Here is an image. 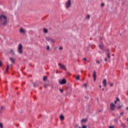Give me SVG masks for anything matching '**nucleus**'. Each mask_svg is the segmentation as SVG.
<instances>
[{"label": "nucleus", "instance_id": "50", "mask_svg": "<svg viewBox=\"0 0 128 128\" xmlns=\"http://www.w3.org/2000/svg\"><path fill=\"white\" fill-rule=\"evenodd\" d=\"M100 88H102V86H100Z\"/></svg>", "mask_w": 128, "mask_h": 128}, {"label": "nucleus", "instance_id": "11", "mask_svg": "<svg viewBox=\"0 0 128 128\" xmlns=\"http://www.w3.org/2000/svg\"><path fill=\"white\" fill-rule=\"evenodd\" d=\"M10 69V65L8 64H6V72H8V70Z\"/></svg>", "mask_w": 128, "mask_h": 128}, {"label": "nucleus", "instance_id": "13", "mask_svg": "<svg viewBox=\"0 0 128 128\" xmlns=\"http://www.w3.org/2000/svg\"><path fill=\"white\" fill-rule=\"evenodd\" d=\"M43 32L44 34H48V30L46 28H44Z\"/></svg>", "mask_w": 128, "mask_h": 128}, {"label": "nucleus", "instance_id": "39", "mask_svg": "<svg viewBox=\"0 0 128 128\" xmlns=\"http://www.w3.org/2000/svg\"><path fill=\"white\" fill-rule=\"evenodd\" d=\"M110 86H111V87L114 86V84L113 83L110 84Z\"/></svg>", "mask_w": 128, "mask_h": 128}, {"label": "nucleus", "instance_id": "18", "mask_svg": "<svg viewBox=\"0 0 128 128\" xmlns=\"http://www.w3.org/2000/svg\"><path fill=\"white\" fill-rule=\"evenodd\" d=\"M50 39H52V38H50L49 37H46V40L48 42H50Z\"/></svg>", "mask_w": 128, "mask_h": 128}, {"label": "nucleus", "instance_id": "41", "mask_svg": "<svg viewBox=\"0 0 128 128\" xmlns=\"http://www.w3.org/2000/svg\"><path fill=\"white\" fill-rule=\"evenodd\" d=\"M83 60H84V62H86V58H83Z\"/></svg>", "mask_w": 128, "mask_h": 128}, {"label": "nucleus", "instance_id": "44", "mask_svg": "<svg viewBox=\"0 0 128 128\" xmlns=\"http://www.w3.org/2000/svg\"><path fill=\"white\" fill-rule=\"evenodd\" d=\"M118 102V101H116V100H114V104H116V102Z\"/></svg>", "mask_w": 128, "mask_h": 128}, {"label": "nucleus", "instance_id": "29", "mask_svg": "<svg viewBox=\"0 0 128 128\" xmlns=\"http://www.w3.org/2000/svg\"><path fill=\"white\" fill-rule=\"evenodd\" d=\"M84 85L86 88H88V85L86 84H84Z\"/></svg>", "mask_w": 128, "mask_h": 128}, {"label": "nucleus", "instance_id": "46", "mask_svg": "<svg viewBox=\"0 0 128 128\" xmlns=\"http://www.w3.org/2000/svg\"><path fill=\"white\" fill-rule=\"evenodd\" d=\"M14 52V50H11L10 52Z\"/></svg>", "mask_w": 128, "mask_h": 128}, {"label": "nucleus", "instance_id": "30", "mask_svg": "<svg viewBox=\"0 0 128 128\" xmlns=\"http://www.w3.org/2000/svg\"><path fill=\"white\" fill-rule=\"evenodd\" d=\"M100 6L102 8H104V3H102L101 4H100Z\"/></svg>", "mask_w": 128, "mask_h": 128}, {"label": "nucleus", "instance_id": "45", "mask_svg": "<svg viewBox=\"0 0 128 128\" xmlns=\"http://www.w3.org/2000/svg\"><path fill=\"white\" fill-rule=\"evenodd\" d=\"M104 60H105V62H108V59H107L106 58L104 59Z\"/></svg>", "mask_w": 128, "mask_h": 128}, {"label": "nucleus", "instance_id": "32", "mask_svg": "<svg viewBox=\"0 0 128 128\" xmlns=\"http://www.w3.org/2000/svg\"><path fill=\"white\" fill-rule=\"evenodd\" d=\"M62 49H63L62 46H60V47L59 48L60 50H62Z\"/></svg>", "mask_w": 128, "mask_h": 128}, {"label": "nucleus", "instance_id": "33", "mask_svg": "<svg viewBox=\"0 0 128 128\" xmlns=\"http://www.w3.org/2000/svg\"><path fill=\"white\" fill-rule=\"evenodd\" d=\"M116 100L117 102H120V98L116 97Z\"/></svg>", "mask_w": 128, "mask_h": 128}, {"label": "nucleus", "instance_id": "48", "mask_svg": "<svg viewBox=\"0 0 128 128\" xmlns=\"http://www.w3.org/2000/svg\"><path fill=\"white\" fill-rule=\"evenodd\" d=\"M102 90H103V91L104 90V88H102Z\"/></svg>", "mask_w": 128, "mask_h": 128}, {"label": "nucleus", "instance_id": "36", "mask_svg": "<svg viewBox=\"0 0 128 128\" xmlns=\"http://www.w3.org/2000/svg\"><path fill=\"white\" fill-rule=\"evenodd\" d=\"M75 128H78V124H75Z\"/></svg>", "mask_w": 128, "mask_h": 128}, {"label": "nucleus", "instance_id": "38", "mask_svg": "<svg viewBox=\"0 0 128 128\" xmlns=\"http://www.w3.org/2000/svg\"><path fill=\"white\" fill-rule=\"evenodd\" d=\"M114 122H118V119H116V118L114 119Z\"/></svg>", "mask_w": 128, "mask_h": 128}, {"label": "nucleus", "instance_id": "42", "mask_svg": "<svg viewBox=\"0 0 128 128\" xmlns=\"http://www.w3.org/2000/svg\"><path fill=\"white\" fill-rule=\"evenodd\" d=\"M2 61H0V66H2Z\"/></svg>", "mask_w": 128, "mask_h": 128}, {"label": "nucleus", "instance_id": "1", "mask_svg": "<svg viewBox=\"0 0 128 128\" xmlns=\"http://www.w3.org/2000/svg\"><path fill=\"white\" fill-rule=\"evenodd\" d=\"M10 22L6 14H2L0 15V26H6Z\"/></svg>", "mask_w": 128, "mask_h": 128}, {"label": "nucleus", "instance_id": "22", "mask_svg": "<svg viewBox=\"0 0 128 128\" xmlns=\"http://www.w3.org/2000/svg\"><path fill=\"white\" fill-rule=\"evenodd\" d=\"M106 54L108 56V58H110V52H108Z\"/></svg>", "mask_w": 128, "mask_h": 128}, {"label": "nucleus", "instance_id": "7", "mask_svg": "<svg viewBox=\"0 0 128 128\" xmlns=\"http://www.w3.org/2000/svg\"><path fill=\"white\" fill-rule=\"evenodd\" d=\"M59 82L60 84H66V79L64 78L62 80L59 81Z\"/></svg>", "mask_w": 128, "mask_h": 128}, {"label": "nucleus", "instance_id": "9", "mask_svg": "<svg viewBox=\"0 0 128 128\" xmlns=\"http://www.w3.org/2000/svg\"><path fill=\"white\" fill-rule=\"evenodd\" d=\"M20 32H21V34H25L26 32V30H24L22 28H20Z\"/></svg>", "mask_w": 128, "mask_h": 128}, {"label": "nucleus", "instance_id": "19", "mask_svg": "<svg viewBox=\"0 0 128 128\" xmlns=\"http://www.w3.org/2000/svg\"><path fill=\"white\" fill-rule=\"evenodd\" d=\"M104 52H110V49L107 48V49H104V50H103Z\"/></svg>", "mask_w": 128, "mask_h": 128}, {"label": "nucleus", "instance_id": "53", "mask_svg": "<svg viewBox=\"0 0 128 128\" xmlns=\"http://www.w3.org/2000/svg\"><path fill=\"white\" fill-rule=\"evenodd\" d=\"M78 128H82V127H78Z\"/></svg>", "mask_w": 128, "mask_h": 128}, {"label": "nucleus", "instance_id": "27", "mask_svg": "<svg viewBox=\"0 0 128 128\" xmlns=\"http://www.w3.org/2000/svg\"><path fill=\"white\" fill-rule=\"evenodd\" d=\"M86 18L87 20H90V14L87 15Z\"/></svg>", "mask_w": 128, "mask_h": 128}, {"label": "nucleus", "instance_id": "51", "mask_svg": "<svg viewBox=\"0 0 128 128\" xmlns=\"http://www.w3.org/2000/svg\"><path fill=\"white\" fill-rule=\"evenodd\" d=\"M126 110H128V107H126Z\"/></svg>", "mask_w": 128, "mask_h": 128}, {"label": "nucleus", "instance_id": "25", "mask_svg": "<svg viewBox=\"0 0 128 128\" xmlns=\"http://www.w3.org/2000/svg\"><path fill=\"white\" fill-rule=\"evenodd\" d=\"M122 106H120L116 107V108L118 110H120L122 108Z\"/></svg>", "mask_w": 128, "mask_h": 128}, {"label": "nucleus", "instance_id": "12", "mask_svg": "<svg viewBox=\"0 0 128 128\" xmlns=\"http://www.w3.org/2000/svg\"><path fill=\"white\" fill-rule=\"evenodd\" d=\"M33 86L34 88H36V86H38V82H35L33 83Z\"/></svg>", "mask_w": 128, "mask_h": 128}, {"label": "nucleus", "instance_id": "2", "mask_svg": "<svg viewBox=\"0 0 128 128\" xmlns=\"http://www.w3.org/2000/svg\"><path fill=\"white\" fill-rule=\"evenodd\" d=\"M72 6V0H68L66 3V8H70Z\"/></svg>", "mask_w": 128, "mask_h": 128}, {"label": "nucleus", "instance_id": "3", "mask_svg": "<svg viewBox=\"0 0 128 128\" xmlns=\"http://www.w3.org/2000/svg\"><path fill=\"white\" fill-rule=\"evenodd\" d=\"M18 52H19V54H22V44L18 45Z\"/></svg>", "mask_w": 128, "mask_h": 128}, {"label": "nucleus", "instance_id": "8", "mask_svg": "<svg viewBox=\"0 0 128 128\" xmlns=\"http://www.w3.org/2000/svg\"><path fill=\"white\" fill-rule=\"evenodd\" d=\"M102 84H103V86L104 88H106V79H104L102 81Z\"/></svg>", "mask_w": 128, "mask_h": 128}, {"label": "nucleus", "instance_id": "28", "mask_svg": "<svg viewBox=\"0 0 128 128\" xmlns=\"http://www.w3.org/2000/svg\"><path fill=\"white\" fill-rule=\"evenodd\" d=\"M121 126H122V128H126V124H122Z\"/></svg>", "mask_w": 128, "mask_h": 128}, {"label": "nucleus", "instance_id": "52", "mask_svg": "<svg viewBox=\"0 0 128 128\" xmlns=\"http://www.w3.org/2000/svg\"><path fill=\"white\" fill-rule=\"evenodd\" d=\"M119 118H120V116H119Z\"/></svg>", "mask_w": 128, "mask_h": 128}, {"label": "nucleus", "instance_id": "6", "mask_svg": "<svg viewBox=\"0 0 128 128\" xmlns=\"http://www.w3.org/2000/svg\"><path fill=\"white\" fill-rule=\"evenodd\" d=\"M92 78H94V81L96 80V72L94 71L92 74Z\"/></svg>", "mask_w": 128, "mask_h": 128}, {"label": "nucleus", "instance_id": "23", "mask_svg": "<svg viewBox=\"0 0 128 128\" xmlns=\"http://www.w3.org/2000/svg\"><path fill=\"white\" fill-rule=\"evenodd\" d=\"M48 86H50V84H45L44 85V88H47Z\"/></svg>", "mask_w": 128, "mask_h": 128}, {"label": "nucleus", "instance_id": "21", "mask_svg": "<svg viewBox=\"0 0 128 128\" xmlns=\"http://www.w3.org/2000/svg\"><path fill=\"white\" fill-rule=\"evenodd\" d=\"M59 90L60 92H61V94H64V89H62L61 88H60Z\"/></svg>", "mask_w": 128, "mask_h": 128}, {"label": "nucleus", "instance_id": "16", "mask_svg": "<svg viewBox=\"0 0 128 128\" xmlns=\"http://www.w3.org/2000/svg\"><path fill=\"white\" fill-rule=\"evenodd\" d=\"M10 60L12 62V64H14L15 60L12 58H10Z\"/></svg>", "mask_w": 128, "mask_h": 128}, {"label": "nucleus", "instance_id": "24", "mask_svg": "<svg viewBox=\"0 0 128 128\" xmlns=\"http://www.w3.org/2000/svg\"><path fill=\"white\" fill-rule=\"evenodd\" d=\"M0 128H4V124L0 122Z\"/></svg>", "mask_w": 128, "mask_h": 128}, {"label": "nucleus", "instance_id": "31", "mask_svg": "<svg viewBox=\"0 0 128 128\" xmlns=\"http://www.w3.org/2000/svg\"><path fill=\"white\" fill-rule=\"evenodd\" d=\"M46 50H50V46H46Z\"/></svg>", "mask_w": 128, "mask_h": 128}, {"label": "nucleus", "instance_id": "49", "mask_svg": "<svg viewBox=\"0 0 128 128\" xmlns=\"http://www.w3.org/2000/svg\"><path fill=\"white\" fill-rule=\"evenodd\" d=\"M102 112V110H100L98 111V112Z\"/></svg>", "mask_w": 128, "mask_h": 128}, {"label": "nucleus", "instance_id": "4", "mask_svg": "<svg viewBox=\"0 0 128 128\" xmlns=\"http://www.w3.org/2000/svg\"><path fill=\"white\" fill-rule=\"evenodd\" d=\"M98 48H100L102 50H104V43L102 42L100 44H99Z\"/></svg>", "mask_w": 128, "mask_h": 128}, {"label": "nucleus", "instance_id": "17", "mask_svg": "<svg viewBox=\"0 0 128 128\" xmlns=\"http://www.w3.org/2000/svg\"><path fill=\"white\" fill-rule=\"evenodd\" d=\"M46 80H48V76H44L43 77V80H44V82H46Z\"/></svg>", "mask_w": 128, "mask_h": 128}, {"label": "nucleus", "instance_id": "20", "mask_svg": "<svg viewBox=\"0 0 128 128\" xmlns=\"http://www.w3.org/2000/svg\"><path fill=\"white\" fill-rule=\"evenodd\" d=\"M50 42H53L54 44V42H56V40L51 38Z\"/></svg>", "mask_w": 128, "mask_h": 128}, {"label": "nucleus", "instance_id": "40", "mask_svg": "<svg viewBox=\"0 0 128 128\" xmlns=\"http://www.w3.org/2000/svg\"><path fill=\"white\" fill-rule=\"evenodd\" d=\"M109 128H114V126H110Z\"/></svg>", "mask_w": 128, "mask_h": 128}, {"label": "nucleus", "instance_id": "14", "mask_svg": "<svg viewBox=\"0 0 128 128\" xmlns=\"http://www.w3.org/2000/svg\"><path fill=\"white\" fill-rule=\"evenodd\" d=\"M86 122H88L87 118L86 119H82L81 120V123L82 124V122H84V124H86Z\"/></svg>", "mask_w": 128, "mask_h": 128}, {"label": "nucleus", "instance_id": "5", "mask_svg": "<svg viewBox=\"0 0 128 128\" xmlns=\"http://www.w3.org/2000/svg\"><path fill=\"white\" fill-rule=\"evenodd\" d=\"M110 110H116V105L112 102L110 104Z\"/></svg>", "mask_w": 128, "mask_h": 128}, {"label": "nucleus", "instance_id": "26", "mask_svg": "<svg viewBox=\"0 0 128 128\" xmlns=\"http://www.w3.org/2000/svg\"><path fill=\"white\" fill-rule=\"evenodd\" d=\"M76 80H80V75H78V76L76 77Z\"/></svg>", "mask_w": 128, "mask_h": 128}, {"label": "nucleus", "instance_id": "47", "mask_svg": "<svg viewBox=\"0 0 128 128\" xmlns=\"http://www.w3.org/2000/svg\"><path fill=\"white\" fill-rule=\"evenodd\" d=\"M67 74H70L69 72H66Z\"/></svg>", "mask_w": 128, "mask_h": 128}, {"label": "nucleus", "instance_id": "34", "mask_svg": "<svg viewBox=\"0 0 128 128\" xmlns=\"http://www.w3.org/2000/svg\"><path fill=\"white\" fill-rule=\"evenodd\" d=\"M87 128V126L86 125L82 126V128Z\"/></svg>", "mask_w": 128, "mask_h": 128}, {"label": "nucleus", "instance_id": "43", "mask_svg": "<svg viewBox=\"0 0 128 128\" xmlns=\"http://www.w3.org/2000/svg\"><path fill=\"white\" fill-rule=\"evenodd\" d=\"M120 116H122V114H124V112H122L120 114Z\"/></svg>", "mask_w": 128, "mask_h": 128}, {"label": "nucleus", "instance_id": "37", "mask_svg": "<svg viewBox=\"0 0 128 128\" xmlns=\"http://www.w3.org/2000/svg\"><path fill=\"white\" fill-rule=\"evenodd\" d=\"M4 110V106H2L1 107V110Z\"/></svg>", "mask_w": 128, "mask_h": 128}, {"label": "nucleus", "instance_id": "15", "mask_svg": "<svg viewBox=\"0 0 128 128\" xmlns=\"http://www.w3.org/2000/svg\"><path fill=\"white\" fill-rule=\"evenodd\" d=\"M60 120L62 121L64 120V115H62V114H61L60 116Z\"/></svg>", "mask_w": 128, "mask_h": 128}, {"label": "nucleus", "instance_id": "10", "mask_svg": "<svg viewBox=\"0 0 128 128\" xmlns=\"http://www.w3.org/2000/svg\"><path fill=\"white\" fill-rule=\"evenodd\" d=\"M59 66L60 67V68H62V70H64V68H66V66H64V65L62 64H59Z\"/></svg>", "mask_w": 128, "mask_h": 128}, {"label": "nucleus", "instance_id": "35", "mask_svg": "<svg viewBox=\"0 0 128 128\" xmlns=\"http://www.w3.org/2000/svg\"><path fill=\"white\" fill-rule=\"evenodd\" d=\"M96 64H100V62L98 60H97L96 61Z\"/></svg>", "mask_w": 128, "mask_h": 128}]
</instances>
